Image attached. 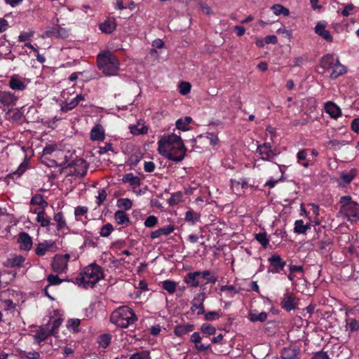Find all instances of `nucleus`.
<instances>
[{
	"instance_id": "nucleus-52",
	"label": "nucleus",
	"mask_w": 359,
	"mask_h": 359,
	"mask_svg": "<svg viewBox=\"0 0 359 359\" xmlns=\"http://www.w3.org/2000/svg\"><path fill=\"white\" fill-rule=\"evenodd\" d=\"M180 93L185 95L191 90V84L189 82L182 81L179 85Z\"/></svg>"
},
{
	"instance_id": "nucleus-4",
	"label": "nucleus",
	"mask_w": 359,
	"mask_h": 359,
	"mask_svg": "<svg viewBox=\"0 0 359 359\" xmlns=\"http://www.w3.org/2000/svg\"><path fill=\"white\" fill-rule=\"evenodd\" d=\"M104 278L102 267L96 264L88 265L84 269L83 275L76 278L79 286L84 288L93 287L100 280Z\"/></svg>"
},
{
	"instance_id": "nucleus-50",
	"label": "nucleus",
	"mask_w": 359,
	"mask_h": 359,
	"mask_svg": "<svg viewBox=\"0 0 359 359\" xmlns=\"http://www.w3.org/2000/svg\"><path fill=\"white\" fill-rule=\"evenodd\" d=\"M294 231L296 233L302 234L306 233V227L302 219L296 220L294 222Z\"/></svg>"
},
{
	"instance_id": "nucleus-2",
	"label": "nucleus",
	"mask_w": 359,
	"mask_h": 359,
	"mask_svg": "<svg viewBox=\"0 0 359 359\" xmlns=\"http://www.w3.org/2000/svg\"><path fill=\"white\" fill-rule=\"evenodd\" d=\"M97 67L106 76H115L120 69V62L111 52H102L97 57Z\"/></svg>"
},
{
	"instance_id": "nucleus-61",
	"label": "nucleus",
	"mask_w": 359,
	"mask_h": 359,
	"mask_svg": "<svg viewBox=\"0 0 359 359\" xmlns=\"http://www.w3.org/2000/svg\"><path fill=\"white\" fill-rule=\"evenodd\" d=\"M219 317V315L217 311H209L205 314V320L208 321L215 320Z\"/></svg>"
},
{
	"instance_id": "nucleus-16",
	"label": "nucleus",
	"mask_w": 359,
	"mask_h": 359,
	"mask_svg": "<svg viewBox=\"0 0 359 359\" xmlns=\"http://www.w3.org/2000/svg\"><path fill=\"white\" fill-rule=\"evenodd\" d=\"M25 259L22 255H17L15 254L10 255L6 261L4 262V265L6 267H20L25 262Z\"/></svg>"
},
{
	"instance_id": "nucleus-26",
	"label": "nucleus",
	"mask_w": 359,
	"mask_h": 359,
	"mask_svg": "<svg viewBox=\"0 0 359 359\" xmlns=\"http://www.w3.org/2000/svg\"><path fill=\"white\" fill-rule=\"evenodd\" d=\"M48 36H55L57 38L66 39L69 36V31L61 27H53L48 32Z\"/></svg>"
},
{
	"instance_id": "nucleus-25",
	"label": "nucleus",
	"mask_w": 359,
	"mask_h": 359,
	"mask_svg": "<svg viewBox=\"0 0 359 359\" xmlns=\"http://www.w3.org/2000/svg\"><path fill=\"white\" fill-rule=\"evenodd\" d=\"M175 230V228L172 225H168L165 226H163L162 228H160L154 231H152L151 233V239H156L157 238H159L160 236L165 235L168 236L172 233Z\"/></svg>"
},
{
	"instance_id": "nucleus-11",
	"label": "nucleus",
	"mask_w": 359,
	"mask_h": 359,
	"mask_svg": "<svg viewBox=\"0 0 359 359\" xmlns=\"http://www.w3.org/2000/svg\"><path fill=\"white\" fill-rule=\"evenodd\" d=\"M202 337H201L198 332H194L191 335L190 341L194 344L196 350L201 353H205L208 351H211V345L210 344H201Z\"/></svg>"
},
{
	"instance_id": "nucleus-54",
	"label": "nucleus",
	"mask_w": 359,
	"mask_h": 359,
	"mask_svg": "<svg viewBox=\"0 0 359 359\" xmlns=\"http://www.w3.org/2000/svg\"><path fill=\"white\" fill-rule=\"evenodd\" d=\"M158 223V218L154 215L149 216L144 221V226L146 227H154Z\"/></svg>"
},
{
	"instance_id": "nucleus-23",
	"label": "nucleus",
	"mask_w": 359,
	"mask_h": 359,
	"mask_svg": "<svg viewBox=\"0 0 359 359\" xmlns=\"http://www.w3.org/2000/svg\"><path fill=\"white\" fill-rule=\"evenodd\" d=\"M85 100V97L83 95L79 94L77 95L74 99H72L69 102H65L61 106V110L64 112L70 111L75 108L81 101Z\"/></svg>"
},
{
	"instance_id": "nucleus-57",
	"label": "nucleus",
	"mask_w": 359,
	"mask_h": 359,
	"mask_svg": "<svg viewBox=\"0 0 359 359\" xmlns=\"http://www.w3.org/2000/svg\"><path fill=\"white\" fill-rule=\"evenodd\" d=\"M182 195L180 192L175 193L172 195L170 198L168 200V203L171 205L177 204L182 200Z\"/></svg>"
},
{
	"instance_id": "nucleus-27",
	"label": "nucleus",
	"mask_w": 359,
	"mask_h": 359,
	"mask_svg": "<svg viewBox=\"0 0 359 359\" xmlns=\"http://www.w3.org/2000/svg\"><path fill=\"white\" fill-rule=\"evenodd\" d=\"M194 330V325L191 324L180 325L175 327L174 332L177 337H182L183 335L192 332Z\"/></svg>"
},
{
	"instance_id": "nucleus-39",
	"label": "nucleus",
	"mask_w": 359,
	"mask_h": 359,
	"mask_svg": "<svg viewBox=\"0 0 359 359\" xmlns=\"http://www.w3.org/2000/svg\"><path fill=\"white\" fill-rule=\"evenodd\" d=\"M162 288L169 294H173L176 291L177 283L170 280H165L161 282Z\"/></svg>"
},
{
	"instance_id": "nucleus-3",
	"label": "nucleus",
	"mask_w": 359,
	"mask_h": 359,
	"mask_svg": "<svg viewBox=\"0 0 359 359\" xmlns=\"http://www.w3.org/2000/svg\"><path fill=\"white\" fill-rule=\"evenodd\" d=\"M137 320L134 311L128 306L118 307L110 316V321L121 328H126Z\"/></svg>"
},
{
	"instance_id": "nucleus-34",
	"label": "nucleus",
	"mask_w": 359,
	"mask_h": 359,
	"mask_svg": "<svg viewBox=\"0 0 359 359\" xmlns=\"http://www.w3.org/2000/svg\"><path fill=\"white\" fill-rule=\"evenodd\" d=\"M30 205H39L41 208H46L48 206V202L44 200L43 196L41 194H37L32 196L30 201Z\"/></svg>"
},
{
	"instance_id": "nucleus-29",
	"label": "nucleus",
	"mask_w": 359,
	"mask_h": 359,
	"mask_svg": "<svg viewBox=\"0 0 359 359\" xmlns=\"http://www.w3.org/2000/svg\"><path fill=\"white\" fill-rule=\"evenodd\" d=\"M192 118L190 116H185L179 118L176 123V128L182 131H187L190 129L189 124L191 123Z\"/></svg>"
},
{
	"instance_id": "nucleus-28",
	"label": "nucleus",
	"mask_w": 359,
	"mask_h": 359,
	"mask_svg": "<svg viewBox=\"0 0 359 359\" xmlns=\"http://www.w3.org/2000/svg\"><path fill=\"white\" fill-rule=\"evenodd\" d=\"M122 181L124 183H129L133 188L139 187L141 184L140 179L133 173H127L123 175Z\"/></svg>"
},
{
	"instance_id": "nucleus-14",
	"label": "nucleus",
	"mask_w": 359,
	"mask_h": 359,
	"mask_svg": "<svg viewBox=\"0 0 359 359\" xmlns=\"http://www.w3.org/2000/svg\"><path fill=\"white\" fill-rule=\"evenodd\" d=\"M18 243L20 244L19 248L25 251L29 250L33 244L31 236L24 231L18 234Z\"/></svg>"
},
{
	"instance_id": "nucleus-19",
	"label": "nucleus",
	"mask_w": 359,
	"mask_h": 359,
	"mask_svg": "<svg viewBox=\"0 0 359 359\" xmlns=\"http://www.w3.org/2000/svg\"><path fill=\"white\" fill-rule=\"evenodd\" d=\"M199 271L188 273L184 278V281L191 287H197L199 286Z\"/></svg>"
},
{
	"instance_id": "nucleus-15",
	"label": "nucleus",
	"mask_w": 359,
	"mask_h": 359,
	"mask_svg": "<svg viewBox=\"0 0 359 359\" xmlns=\"http://www.w3.org/2000/svg\"><path fill=\"white\" fill-rule=\"evenodd\" d=\"M55 243L52 241H45L37 245L35 249V253L38 256H43L48 251H55Z\"/></svg>"
},
{
	"instance_id": "nucleus-1",
	"label": "nucleus",
	"mask_w": 359,
	"mask_h": 359,
	"mask_svg": "<svg viewBox=\"0 0 359 359\" xmlns=\"http://www.w3.org/2000/svg\"><path fill=\"white\" fill-rule=\"evenodd\" d=\"M158 151L159 154L166 158L175 161H182L185 155L187 149L180 135L174 133L163 135L158 142Z\"/></svg>"
},
{
	"instance_id": "nucleus-32",
	"label": "nucleus",
	"mask_w": 359,
	"mask_h": 359,
	"mask_svg": "<svg viewBox=\"0 0 359 359\" xmlns=\"http://www.w3.org/2000/svg\"><path fill=\"white\" fill-rule=\"evenodd\" d=\"M331 70L332 72L330 74V78L332 79H336L337 77L346 72V67L341 65L338 61Z\"/></svg>"
},
{
	"instance_id": "nucleus-49",
	"label": "nucleus",
	"mask_w": 359,
	"mask_h": 359,
	"mask_svg": "<svg viewBox=\"0 0 359 359\" xmlns=\"http://www.w3.org/2000/svg\"><path fill=\"white\" fill-rule=\"evenodd\" d=\"M113 229V225L110 223H107L102 226L100 234L102 237H108L111 234Z\"/></svg>"
},
{
	"instance_id": "nucleus-17",
	"label": "nucleus",
	"mask_w": 359,
	"mask_h": 359,
	"mask_svg": "<svg viewBox=\"0 0 359 359\" xmlns=\"http://www.w3.org/2000/svg\"><path fill=\"white\" fill-rule=\"evenodd\" d=\"M17 97L6 91H0V103L4 106L12 107L15 104Z\"/></svg>"
},
{
	"instance_id": "nucleus-42",
	"label": "nucleus",
	"mask_w": 359,
	"mask_h": 359,
	"mask_svg": "<svg viewBox=\"0 0 359 359\" xmlns=\"http://www.w3.org/2000/svg\"><path fill=\"white\" fill-rule=\"evenodd\" d=\"M200 276L206 280L205 284L208 283H215L217 280V277L215 275H211L210 271L205 270L199 271Z\"/></svg>"
},
{
	"instance_id": "nucleus-35",
	"label": "nucleus",
	"mask_w": 359,
	"mask_h": 359,
	"mask_svg": "<svg viewBox=\"0 0 359 359\" xmlns=\"http://www.w3.org/2000/svg\"><path fill=\"white\" fill-rule=\"evenodd\" d=\"M18 355L22 359H39L40 358V353L32 351H22L20 350L18 353Z\"/></svg>"
},
{
	"instance_id": "nucleus-53",
	"label": "nucleus",
	"mask_w": 359,
	"mask_h": 359,
	"mask_svg": "<svg viewBox=\"0 0 359 359\" xmlns=\"http://www.w3.org/2000/svg\"><path fill=\"white\" fill-rule=\"evenodd\" d=\"M47 280L52 285H58L62 283L64 280L60 278L57 275L50 274L48 276Z\"/></svg>"
},
{
	"instance_id": "nucleus-62",
	"label": "nucleus",
	"mask_w": 359,
	"mask_h": 359,
	"mask_svg": "<svg viewBox=\"0 0 359 359\" xmlns=\"http://www.w3.org/2000/svg\"><path fill=\"white\" fill-rule=\"evenodd\" d=\"M81 321L78 318H72L69 319L67 321V326L69 327H72L74 330H75L80 325Z\"/></svg>"
},
{
	"instance_id": "nucleus-58",
	"label": "nucleus",
	"mask_w": 359,
	"mask_h": 359,
	"mask_svg": "<svg viewBox=\"0 0 359 359\" xmlns=\"http://www.w3.org/2000/svg\"><path fill=\"white\" fill-rule=\"evenodd\" d=\"M107 196V194L104 189L99 190L96 201L97 205H100L106 200Z\"/></svg>"
},
{
	"instance_id": "nucleus-7",
	"label": "nucleus",
	"mask_w": 359,
	"mask_h": 359,
	"mask_svg": "<svg viewBox=\"0 0 359 359\" xmlns=\"http://www.w3.org/2000/svg\"><path fill=\"white\" fill-rule=\"evenodd\" d=\"M69 257V254L56 255L51 264L53 270L58 273L64 272L67 268Z\"/></svg>"
},
{
	"instance_id": "nucleus-31",
	"label": "nucleus",
	"mask_w": 359,
	"mask_h": 359,
	"mask_svg": "<svg viewBox=\"0 0 359 359\" xmlns=\"http://www.w3.org/2000/svg\"><path fill=\"white\" fill-rule=\"evenodd\" d=\"M116 29V23L114 20H106L100 25V29L106 34H110Z\"/></svg>"
},
{
	"instance_id": "nucleus-60",
	"label": "nucleus",
	"mask_w": 359,
	"mask_h": 359,
	"mask_svg": "<svg viewBox=\"0 0 359 359\" xmlns=\"http://www.w3.org/2000/svg\"><path fill=\"white\" fill-rule=\"evenodd\" d=\"M34 34V31H29L28 32H24V33H22L21 34H20V36H18V41L20 42H23V41H26L29 39H30V38L32 36H33Z\"/></svg>"
},
{
	"instance_id": "nucleus-24",
	"label": "nucleus",
	"mask_w": 359,
	"mask_h": 359,
	"mask_svg": "<svg viewBox=\"0 0 359 359\" xmlns=\"http://www.w3.org/2000/svg\"><path fill=\"white\" fill-rule=\"evenodd\" d=\"M90 139L94 141H102L104 139L103 127L100 124H96L90 131Z\"/></svg>"
},
{
	"instance_id": "nucleus-18",
	"label": "nucleus",
	"mask_w": 359,
	"mask_h": 359,
	"mask_svg": "<svg viewBox=\"0 0 359 359\" xmlns=\"http://www.w3.org/2000/svg\"><path fill=\"white\" fill-rule=\"evenodd\" d=\"M300 350L296 348L285 347L283 348L280 359H299Z\"/></svg>"
},
{
	"instance_id": "nucleus-36",
	"label": "nucleus",
	"mask_w": 359,
	"mask_h": 359,
	"mask_svg": "<svg viewBox=\"0 0 359 359\" xmlns=\"http://www.w3.org/2000/svg\"><path fill=\"white\" fill-rule=\"evenodd\" d=\"M268 314L265 311H262L259 313H256L255 312L250 311L249 313V319L251 322H257L259 321L263 323L266 320Z\"/></svg>"
},
{
	"instance_id": "nucleus-41",
	"label": "nucleus",
	"mask_w": 359,
	"mask_h": 359,
	"mask_svg": "<svg viewBox=\"0 0 359 359\" xmlns=\"http://www.w3.org/2000/svg\"><path fill=\"white\" fill-rule=\"evenodd\" d=\"M63 319L61 318L51 317L48 323H50V330H53V334L55 335L57 333V329L61 325Z\"/></svg>"
},
{
	"instance_id": "nucleus-45",
	"label": "nucleus",
	"mask_w": 359,
	"mask_h": 359,
	"mask_svg": "<svg viewBox=\"0 0 359 359\" xmlns=\"http://www.w3.org/2000/svg\"><path fill=\"white\" fill-rule=\"evenodd\" d=\"M200 330L203 334L207 336L214 335L216 333L215 327L209 323L202 324Z\"/></svg>"
},
{
	"instance_id": "nucleus-46",
	"label": "nucleus",
	"mask_w": 359,
	"mask_h": 359,
	"mask_svg": "<svg viewBox=\"0 0 359 359\" xmlns=\"http://www.w3.org/2000/svg\"><path fill=\"white\" fill-rule=\"evenodd\" d=\"M273 13L276 15H279L283 14L284 16H287L290 14V11L288 8L284 7L280 4H275L271 7Z\"/></svg>"
},
{
	"instance_id": "nucleus-56",
	"label": "nucleus",
	"mask_w": 359,
	"mask_h": 359,
	"mask_svg": "<svg viewBox=\"0 0 359 359\" xmlns=\"http://www.w3.org/2000/svg\"><path fill=\"white\" fill-rule=\"evenodd\" d=\"M129 359H149V353L148 351H141L130 355Z\"/></svg>"
},
{
	"instance_id": "nucleus-30",
	"label": "nucleus",
	"mask_w": 359,
	"mask_h": 359,
	"mask_svg": "<svg viewBox=\"0 0 359 359\" xmlns=\"http://www.w3.org/2000/svg\"><path fill=\"white\" fill-rule=\"evenodd\" d=\"M332 243L333 242L331 238L325 237L319 242L318 251L321 254L328 252Z\"/></svg>"
},
{
	"instance_id": "nucleus-48",
	"label": "nucleus",
	"mask_w": 359,
	"mask_h": 359,
	"mask_svg": "<svg viewBox=\"0 0 359 359\" xmlns=\"http://www.w3.org/2000/svg\"><path fill=\"white\" fill-rule=\"evenodd\" d=\"M117 206L126 210H130L133 206V202L129 198H119L117 201Z\"/></svg>"
},
{
	"instance_id": "nucleus-63",
	"label": "nucleus",
	"mask_w": 359,
	"mask_h": 359,
	"mask_svg": "<svg viewBox=\"0 0 359 359\" xmlns=\"http://www.w3.org/2000/svg\"><path fill=\"white\" fill-rule=\"evenodd\" d=\"M311 359H330L326 352L318 351L313 354Z\"/></svg>"
},
{
	"instance_id": "nucleus-47",
	"label": "nucleus",
	"mask_w": 359,
	"mask_h": 359,
	"mask_svg": "<svg viewBox=\"0 0 359 359\" xmlns=\"http://www.w3.org/2000/svg\"><path fill=\"white\" fill-rule=\"evenodd\" d=\"M255 239L262 245L264 248H266L269 245V239L266 232L256 233L255 235Z\"/></svg>"
},
{
	"instance_id": "nucleus-33",
	"label": "nucleus",
	"mask_w": 359,
	"mask_h": 359,
	"mask_svg": "<svg viewBox=\"0 0 359 359\" xmlns=\"http://www.w3.org/2000/svg\"><path fill=\"white\" fill-rule=\"evenodd\" d=\"M53 220L55 222L57 230L67 228V222L62 212L55 214Z\"/></svg>"
},
{
	"instance_id": "nucleus-6",
	"label": "nucleus",
	"mask_w": 359,
	"mask_h": 359,
	"mask_svg": "<svg viewBox=\"0 0 359 359\" xmlns=\"http://www.w3.org/2000/svg\"><path fill=\"white\" fill-rule=\"evenodd\" d=\"M66 168H74V171L69 174V176H76L82 178L87 173L88 164L84 159L76 158V159L69 162Z\"/></svg>"
},
{
	"instance_id": "nucleus-20",
	"label": "nucleus",
	"mask_w": 359,
	"mask_h": 359,
	"mask_svg": "<svg viewBox=\"0 0 359 359\" xmlns=\"http://www.w3.org/2000/svg\"><path fill=\"white\" fill-rule=\"evenodd\" d=\"M325 110L332 118H337L341 115V111L333 102H328L325 104Z\"/></svg>"
},
{
	"instance_id": "nucleus-37",
	"label": "nucleus",
	"mask_w": 359,
	"mask_h": 359,
	"mask_svg": "<svg viewBox=\"0 0 359 359\" xmlns=\"http://www.w3.org/2000/svg\"><path fill=\"white\" fill-rule=\"evenodd\" d=\"M114 219L118 224H126L130 222L127 214L123 210H117L114 214Z\"/></svg>"
},
{
	"instance_id": "nucleus-10",
	"label": "nucleus",
	"mask_w": 359,
	"mask_h": 359,
	"mask_svg": "<svg viewBox=\"0 0 359 359\" xmlns=\"http://www.w3.org/2000/svg\"><path fill=\"white\" fill-rule=\"evenodd\" d=\"M257 151L262 155V159L264 161H271L273 156L278 155V153L271 149L270 143H264L263 144L258 145Z\"/></svg>"
},
{
	"instance_id": "nucleus-64",
	"label": "nucleus",
	"mask_w": 359,
	"mask_h": 359,
	"mask_svg": "<svg viewBox=\"0 0 359 359\" xmlns=\"http://www.w3.org/2000/svg\"><path fill=\"white\" fill-rule=\"evenodd\" d=\"M351 127L355 133L359 134V118H355L352 121Z\"/></svg>"
},
{
	"instance_id": "nucleus-13",
	"label": "nucleus",
	"mask_w": 359,
	"mask_h": 359,
	"mask_svg": "<svg viewBox=\"0 0 359 359\" xmlns=\"http://www.w3.org/2000/svg\"><path fill=\"white\" fill-rule=\"evenodd\" d=\"M297 302L292 294L285 293L280 302L282 309L287 311L294 310L297 307Z\"/></svg>"
},
{
	"instance_id": "nucleus-5",
	"label": "nucleus",
	"mask_w": 359,
	"mask_h": 359,
	"mask_svg": "<svg viewBox=\"0 0 359 359\" xmlns=\"http://www.w3.org/2000/svg\"><path fill=\"white\" fill-rule=\"evenodd\" d=\"M339 203L341 204L339 212L348 221L352 223L359 221V203L353 201L350 196H341Z\"/></svg>"
},
{
	"instance_id": "nucleus-43",
	"label": "nucleus",
	"mask_w": 359,
	"mask_h": 359,
	"mask_svg": "<svg viewBox=\"0 0 359 359\" xmlns=\"http://www.w3.org/2000/svg\"><path fill=\"white\" fill-rule=\"evenodd\" d=\"M348 144V141L342 140L339 141L337 140H330L327 143V146L330 147V149L332 150H338L342 146H345Z\"/></svg>"
},
{
	"instance_id": "nucleus-9",
	"label": "nucleus",
	"mask_w": 359,
	"mask_h": 359,
	"mask_svg": "<svg viewBox=\"0 0 359 359\" xmlns=\"http://www.w3.org/2000/svg\"><path fill=\"white\" fill-rule=\"evenodd\" d=\"M50 323H46L45 325L41 326L34 335V341L40 344L45 341L48 337L54 335L53 330H50Z\"/></svg>"
},
{
	"instance_id": "nucleus-40",
	"label": "nucleus",
	"mask_w": 359,
	"mask_h": 359,
	"mask_svg": "<svg viewBox=\"0 0 359 359\" xmlns=\"http://www.w3.org/2000/svg\"><path fill=\"white\" fill-rule=\"evenodd\" d=\"M9 86L16 90H23L26 88V85L21 80L13 77L9 81Z\"/></svg>"
},
{
	"instance_id": "nucleus-22",
	"label": "nucleus",
	"mask_w": 359,
	"mask_h": 359,
	"mask_svg": "<svg viewBox=\"0 0 359 359\" xmlns=\"http://www.w3.org/2000/svg\"><path fill=\"white\" fill-rule=\"evenodd\" d=\"M337 62H338V59L337 57L332 55L327 54L322 57L320 66L325 69L331 70Z\"/></svg>"
},
{
	"instance_id": "nucleus-51",
	"label": "nucleus",
	"mask_w": 359,
	"mask_h": 359,
	"mask_svg": "<svg viewBox=\"0 0 359 359\" xmlns=\"http://www.w3.org/2000/svg\"><path fill=\"white\" fill-rule=\"evenodd\" d=\"M111 335L109 334H102L99 338L100 346L102 348H107L111 341Z\"/></svg>"
},
{
	"instance_id": "nucleus-55",
	"label": "nucleus",
	"mask_w": 359,
	"mask_h": 359,
	"mask_svg": "<svg viewBox=\"0 0 359 359\" xmlns=\"http://www.w3.org/2000/svg\"><path fill=\"white\" fill-rule=\"evenodd\" d=\"M346 326L351 332H355L359 330V322L354 318H351L347 322Z\"/></svg>"
},
{
	"instance_id": "nucleus-59",
	"label": "nucleus",
	"mask_w": 359,
	"mask_h": 359,
	"mask_svg": "<svg viewBox=\"0 0 359 359\" xmlns=\"http://www.w3.org/2000/svg\"><path fill=\"white\" fill-rule=\"evenodd\" d=\"M221 291H229L230 292V296L233 297L235 294L238 293V290H236L234 285H222L220 287Z\"/></svg>"
},
{
	"instance_id": "nucleus-8",
	"label": "nucleus",
	"mask_w": 359,
	"mask_h": 359,
	"mask_svg": "<svg viewBox=\"0 0 359 359\" xmlns=\"http://www.w3.org/2000/svg\"><path fill=\"white\" fill-rule=\"evenodd\" d=\"M268 262L272 266V269H271L270 271L273 273H280L286 265V262L284 261L278 254H273L271 255V257L268 259Z\"/></svg>"
},
{
	"instance_id": "nucleus-44",
	"label": "nucleus",
	"mask_w": 359,
	"mask_h": 359,
	"mask_svg": "<svg viewBox=\"0 0 359 359\" xmlns=\"http://www.w3.org/2000/svg\"><path fill=\"white\" fill-rule=\"evenodd\" d=\"M140 124L138 123L137 125H131L130 126V130L132 134L133 135H140V134H146L147 133L148 128L144 125H141V127L139 126Z\"/></svg>"
},
{
	"instance_id": "nucleus-21",
	"label": "nucleus",
	"mask_w": 359,
	"mask_h": 359,
	"mask_svg": "<svg viewBox=\"0 0 359 359\" xmlns=\"http://www.w3.org/2000/svg\"><path fill=\"white\" fill-rule=\"evenodd\" d=\"M315 32L327 42H332L333 41V38L330 31L325 29V24L318 22L315 27Z\"/></svg>"
},
{
	"instance_id": "nucleus-38",
	"label": "nucleus",
	"mask_w": 359,
	"mask_h": 359,
	"mask_svg": "<svg viewBox=\"0 0 359 359\" xmlns=\"http://www.w3.org/2000/svg\"><path fill=\"white\" fill-rule=\"evenodd\" d=\"M201 215L193 210H188L185 214V220L194 224L200 219Z\"/></svg>"
},
{
	"instance_id": "nucleus-12",
	"label": "nucleus",
	"mask_w": 359,
	"mask_h": 359,
	"mask_svg": "<svg viewBox=\"0 0 359 359\" xmlns=\"http://www.w3.org/2000/svg\"><path fill=\"white\" fill-rule=\"evenodd\" d=\"M205 299V292L203 290L196 297H195L191 302V310L195 311L198 310L197 315H201L205 313L203 302Z\"/></svg>"
}]
</instances>
